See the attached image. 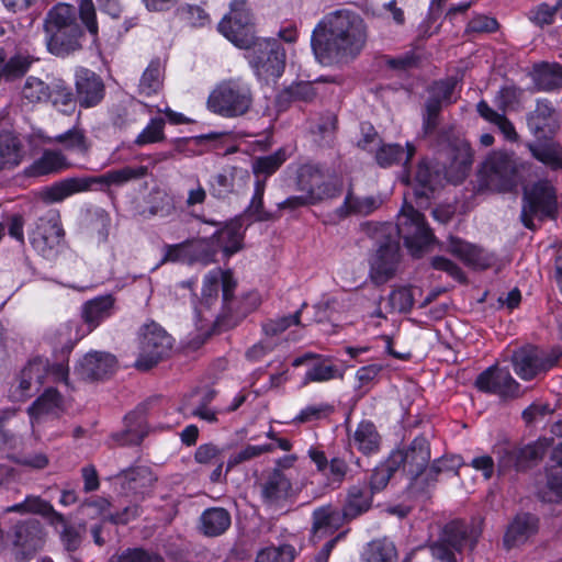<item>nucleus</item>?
<instances>
[{"mask_svg":"<svg viewBox=\"0 0 562 562\" xmlns=\"http://www.w3.org/2000/svg\"><path fill=\"white\" fill-rule=\"evenodd\" d=\"M539 528V519L529 513H521L515 516L508 525L504 536V544L510 549L525 543L531 536L536 535Z\"/></svg>","mask_w":562,"mask_h":562,"instance_id":"5701e85b","label":"nucleus"},{"mask_svg":"<svg viewBox=\"0 0 562 562\" xmlns=\"http://www.w3.org/2000/svg\"><path fill=\"white\" fill-rule=\"evenodd\" d=\"M456 88V81L452 79L445 81L435 82L429 89V95L438 99L445 104H450L454 102L453 92Z\"/></svg>","mask_w":562,"mask_h":562,"instance_id":"338daca9","label":"nucleus"},{"mask_svg":"<svg viewBox=\"0 0 562 562\" xmlns=\"http://www.w3.org/2000/svg\"><path fill=\"white\" fill-rule=\"evenodd\" d=\"M24 157V147L19 137L12 134H0V173L19 167Z\"/></svg>","mask_w":562,"mask_h":562,"instance_id":"473e14b6","label":"nucleus"},{"mask_svg":"<svg viewBox=\"0 0 562 562\" xmlns=\"http://www.w3.org/2000/svg\"><path fill=\"white\" fill-rule=\"evenodd\" d=\"M54 142L64 145L65 149L82 156L87 155L90 148V144L80 128L68 130L55 136Z\"/></svg>","mask_w":562,"mask_h":562,"instance_id":"3c124183","label":"nucleus"},{"mask_svg":"<svg viewBox=\"0 0 562 562\" xmlns=\"http://www.w3.org/2000/svg\"><path fill=\"white\" fill-rule=\"evenodd\" d=\"M554 115L555 109L550 100H537L535 111L527 119L529 130L539 138L550 136L557 127Z\"/></svg>","mask_w":562,"mask_h":562,"instance_id":"b1692460","label":"nucleus"},{"mask_svg":"<svg viewBox=\"0 0 562 562\" xmlns=\"http://www.w3.org/2000/svg\"><path fill=\"white\" fill-rule=\"evenodd\" d=\"M116 480L124 494L144 495L155 483L156 477L148 467H134L122 471Z\"/></svg>","mask_w":562,"mask_h":562,"instance_id":"bb28decb","label":"nucleus"},{"mask_svg":"<svg viewBox=\"0 0 562 562\" xmlns=\"http://www.w3.org/2000/svg\"><path fill=\"white\" fill-rule=\"evenodd\" d=\"M148 175L146 166H125L120 169L109 170L98 177H90L91 184L102 187H123L130 181L138 180Z\"/></svg>","mask_w":562,"mask_h":562,"instance_id":"7c9ffc66","label":"nucleus"},{"mask_svg":"<svg viewBox=\"0 0 562 562\" xmlns=\"http://www.w3.org/2000/svg\"><path fill=\"white\" fill-rule=\"evenodd\" d=\"M302 308L296 311L292 315L278 317L274 319H268L262 324V331L267 339L272 340L273 338L282 334L292 325H300Z\"/></svg>","mask_w":562,"mask_h":562,"instance_id":"6e6d98bb","label":"nucleus"},{"mask_svg":"<svg viewBox=\"0 0 562 562\" xmlns=\"http://www.w3.org/2000/svg\"><path fill=\"white\" fill-rule=\"evenodd\" d=\"M265 190V180H256L252 198L244 212V215L254 222H268L276 218V216L263 206Z\"/></svg>","mask_w":562,"mask_h":562,"instance_id":"09e8293b","label":"nucleus"},{"mask_svg":"<svg viewBox=\"0 0 562 562\" xmlns=\"http://www.w3.org/2000/svg\"><path fill=\"white\" fill-rule=\"evenodd\" d=\"M334 412V406L327 403L308 405L301 409L294 418L295 423H310L329 416Z\"/></svg>","mask_w":562,"mask_h":562,"instance_id":"bf43d9fd","label":"nucleus"},{"mask_svg":"<svg viewBox=\"0 0 562 562\" xmlns=\"http://www.w3.org/2000/svg\"><path fill=\"white\" fill-rule=\"evenodd\" d=\"M247 58L258 78L269 81L282 76L285 68V50L277 38L254 40Z\"/></svg>","mask_w":562,"mask_h":562,"instance_id":"423d86ee","label":"nucleus"},{"mask_svg":"<svg viewBox=\"0 0 562 562\" xmlns=\"http://www.w3.org/2000/svg\"><path fill=\"white\" fill-rule=\"evenodd\" d=\"M448 249L473 269H488L497 261L493 252L454 237L450 238Z\"/></svg>","mask_w":562,"mask_h":562,"instance_id":"aec40b11","label":"nucleus"},{"mask_svg":"<svg viewBox=\"0 0 562 562\" xmlns=\"http://www.w3.org/2000/svg\"><path fill=\"white\" fill-rule=\"evenodd\" d=\"M49 525L54 528L60 527L59 540L67 552L72 553L79 550L86 535L85 521L75 525L69 522L63 515V521H52Z\"/></svg>","mask_w":562,"mask_h":562,"instance_id":"a19ab883","label":"nucleus"},{"mask_svg":"<svg viewBox=\"0 0 562 562\" xmlns=\"http://www.w3.org/2000/svg\"><path fill=\"white\" fill-rule=\"evenodd\" d=\"M286 94L296 101H312L316 95L315 87L312 82L292 83L285 90Z\"/></svg>","mask_w":562,"mask_h":562,"instance_id":"774afa93","label":"nucleus"},{"mask_svg":"<svg viewBox=\"0 0 562 562\" xmlns=\"http://www.w3.org/2000/svg\"><path fill=\"white\" fill-rule=\"evenodd\" d=\"M521 222L525 227L536 229L535 220L542 221L553 212L555 195L552 184L540 180L526 188L522 198Z\"/></svg>","mask_w":562,"mask_h":562,"instance_id":"9d476101","label":"nucleus"},{"mask_svg":"<svg viewBox=\"0 0 562 562\" xmlns=\"http://www.w3.org/2000/svg\"><path fill=\"white\" fill-rule=\"evenodd\" d=\"M557 14V8H552L547 3H540L539 5L529 10L527 16L529 21L538 27H544L551 25L554 22Z\"/></svg>","mask_w":562,"mask_h":562,"instance_id":"052dcab7","label":"nucleus"},{"mask_svg":"<svg viewBox=\"0 0 562 562\" xmlns=\"http://www.w3.org/2000/svg\"><path fill=\"white\" fill-rule=\"evenodd\" d=\"M476 539L474 529L462 521H451L445 526L440 538L430 546V551L440 562H457L454 551H461L467 543L473 548Z\"/></svg>","mask_w":562,"mask_h":562,"instance_id":"f8f14e48","label":"nucleus"},{"mask_svg":"<svg viewBox=\"0 0 562 562\" xmlns=\"http://www.w3.org/2000/svg\"><path fill=\"white\" fill-rule=\"evenodd\" d=\"M119 562H165L162 557L142 548L127 549L117 557Z\"/></svg>","mask_w":562,"mask_h":562,"instance_id":"e2e57ef3","label":"nucleus"},{"mask_svg":"<svg viewBox=\"0 0 562 562\" xmlns=\"http://www.w3.org/2000/svg\"><path fill=\"white\" fill-rule=\"evenodd\" d=\"M363 562H398L395 544L386 539H376L367 544L361 554Z\"/></svg>","mask_w":562,"mask_h":562,"instance_id":"a18cd8bd","label":"nucleus"},{"mask_svg":"<svg viewBox=\"0 0 562 562\" xmlns=\"http://www.w3.org/2000/svg\"><path fill=\"white\" fill-rule=\"evenodd\" d=\"M258 487L262 503L272 508L282 507L294 495L291 475L279 470L265 471Z\"/></svg>","mask_w":562,"mask_h":562,"instance_id":"f3484780","label":"nucleus"},{"mask_svg":"<svg viewBox=\"0 0 562 562\" xmlns=\"http://www.w3.org/2000/svg\"><path fill=\"white\" fill-rule=\"evenodd\" d=\"M90 187L89 178H66L44 188L41 195L45 202L59 203L72 194L88 191Z\"/></svg>","mask_w":562,"mask_h":562,"instance_id":"c85d7f7f","label":"nucleus"},{"mask_svg":"<svg viewBox=\"0 0 562 562\" xmlns=\"http://www.w3.org/2000/svg\"><path fill=\"white\" fill-rule=\"evenodd\" d=\"M368 38V27L361 15L349 9L325 14L311 36L315 58L322 65L348 63L360 55Z\"/></svg>","mask_w":562,"mask_h":562,"instance_id":"f257e3e1","label":"nucleus"},{"mask_svg":"<svg viewBox=\"0 0 562 562\" xmlns=\"http://www.w3.org/2000/svg\"><path fill=\"white\" fill-rule=\"evenodd\" d=\"M351 442L363 454H373L380 449L381 437L372 422L362 420L357 426Z\"/></svg>","mask_w":562,"mask_h":562,"instance_id":"79ce46f5","label":"nucleus"},{"mask_svg":"<svg viewBox=\"0 0 562 562\" xmlns=\"http://www.w3.org/2000/svg\"><path fill=\"white\" fill-rule=\"evenodd\" d=\"M295 554V548L291 544L271 546L261 549L255 562H293Z\"/></svg>","mask_w":562,"mask_h":562,"instance_id":"5fc2aeb1","label":"nucleus"},{"mask_svg":"<svg viewBox=\"0 0 562 562\" xmlns=\"http://www.w3.org/2000/svg\"><path fill=\"white\" fill-rule=\"evenodd\" d=\"M389 305L392 312H409L414 305L413 289L409 286H401L393 290L389 296Z\"/></svg>","mask_w":562,"mask_h":562,"instance_id":"13d9d810","label":"nucleus"},{"mask_svg":"<svg viewBox=\"0 0 562 562\" xmlns=\"http://www.w3.org/2000/svg\"><path fill=\"white\" fill-rule=\"evenodd\" d=\"M561 357L560 348L544 350L533 346L524 347L513 356L514 370L522 380H532L555 367Z\"/></svg>","mask_w":562,"mask_h":562,"instance_id":"9b49d317","label":"nucleus"},{"mask_svg":"<svg viewBox=\"0 0 562 562\" xmlns=\"http://www.w3.org/2000/svg\"><path fill=\"white\" fill-rule=\"evenodd\" d=\"M13 544L19 548L15 559L25 562L43 546L41 522L34 518L18 522L13 528Z\"/></svg>","mask_w":562,"mask_h":562,"instance_id":"a211bd4d","label":"nucleus"},{"mask_svg":"<svg viewBox=\"0 0 562 562\" xmlns=\"http://www.w3.org/2000/svg\"><path fill=\"white\" fill-rule=\"evenodd\" d=\"M372 495L370 494L368 486L363 484H357L349 488L346 504L344 506V515L347 520H351L368 512L371 507Z\"/></svg>","mask_w":562,"mask_h":562,"instance_id":"ea45409f","label":"nucleus"},{"mask_svg":"<svg viewBox=\"0 0 562 562\" xmlns=\"http://www.w3.org/2000/svg\"><path fill=\"white\" fill-rule=\"evenodd\" d=\"M532 80L538 91L551 92L562 89V65L558 63L535 65Z\"/></svg>","mask_w":562,"mask_h":562,"instance_id":"f704fd0d","label":"nucleus"},{"mask_svg":"<svg viewBox=\"0 0 562 562\" xmlns=\"http://www.w3.org/2000/svg\"><path fill=\"white\" fill-rule=\"evenodd\" d=\"M172 345V337L159 324H145L139 331V351L135 367L139 370L153 368L169 355Z\"/></svg>","mask_w":562,"mask_h":562,"instance_id":"0eeeda50","label":"nucleus"},{"mask_svg":"<svg viewBox=\"0 0 562 562\" xmlns=\"http://www.w3.org/2000/svg\"><path fill=\"white\" fill-rule=\"evenodd\" d=\"M213 244L226 257H231L243 248L244 231L239 218L227 223L212 236Z\"/></svg>","mask_w":562,"mask_h":562,"instance_id":"c756f323","label":"nucleus"},{"mask_svg":"<svg viewBox=\"0 0 562 562\" xmlns=\"http://www.w3.org/2000/svg\"><path fill=\"white\" fill-rule=\"evenodd\" d=\"M416 148L412 143H406L405 147L400 144L379 145L375 151V160L381 167L392 165L406 166L415 155Z\"/></svg>","mask_w":562,"mask_h":562,"instance_id":"4c0bfd02","label":"nucleus"},{"mask_svg":"<svg viewBox=\"0 0 562 562\" xmlns=\"http://www.w3.org/2000/svg\"><path fill=\"white\" fill-rule=\"evenodd\" d=\"M217 29L239 48H249L254 43L251 18L244 0L232 1L231 12L224 15Z\"/></svg>","mask_w":562,"mask_h":562,"instance_id":"ddd939ff","label":"nucleus"},{"mask_svg":"<svg viewBox=\"0 0 562 562\" xmlns=\"http://www.w3.org/2000/svg\"><path fill=\"white\" fill-rule=\"evenodd\" d=\"M11 459L19 465L36 471L43 470L49 464V459L44 452L12 456Z\"/></svg>","mask_w":562,"mask_h":562,"instance_id":"0e129e2a","label":"nucleus"},{"mask_svg":"<svg viewBox=\"0 0 562 562\" xmlns=\"http://www.w3.org/2000/svg\"><path fill=\"white\" fill-rule=\"evenodd\" d=\"M296 187L314 204L337 198L342 192V181L340 179L327 177L322 168L312 164H305L297 169Z\"/></svg>","mask_w":562,"mask_h":562,"instance_id":"6e6552de","label":"nucleus"},{"mask_svg":"<svg viewBox=\"0 0 562 562\" xmlns=\"http://www.w3.org/2000/svg\"><path fill=\"white\" fill-rule=\"evenodd\" d=\"M307 360H313L304 376V384L310 382H327L334 379H342V371L329 360L319 359L315 355L307 353L293 360V367H300Z\"/></svg>","mask_w":562,"mask_h":562,"instance_id":"a878e982","label":"nucleus"},{"mask_svg":"<svg viewBox=\"0 0 562 562\" xmlns=\"http://www.w3.org/2000/svg\"><path fill=\"white\" fill-rule=\"evenodd\" d=\"M8 513L36 514L52 521H63V514L55 510L53 505L40 496L29 495L21 503L14 504L5 509Z\"/></svg>","mask_w":562,"mask_h":562,"instance_id":"c9c22d12","label":"nucleus"},{"mask_svg":"<svg viewBox=\"0 0 562 562\" xmlns=\"http://www.w3.org/2000/svg\"><path fill=\"white\" fill-rule=\"evenodd\" d=\"M61 396L55 389H47L30 407L31 416L40 417L41 415L53 413L61 405Z\"/></svg>","mask_w":562,"mask_h":562,"instance_id":"864d4df0","label":"nucleus"},{"mask_svg":"<svg viewBox=\"0 0 562 562\" xmlns=\"http://www.w3.org/2000/svg\"><path fill=\"white\" fill-rule=\"evenodd\" d=\"M314 537L323 538L333 533L347 520L344 510L340 512L331 506L321 507L313 513Z\"/></svg>","mask_w":562,"mask_h":562,"instance_id":"72a5a7b5","label":"nucleus"},{"mask_svg":"<svg viewBox=\"0 0 562 562\" xmlns=\"http://www.w3.org/2000/svg\"><path fill=\"white\" fill-rule=\"evenodd\" d=\"M288 159L286 150L279 148L271 155L257 157L251 162V170L256 180H265L271 177Z\"/></svg>","mask_w":562,"mask_h":562,"instance_id":"de8ad7c7","label":"nucleus"},{"mask_svg":"<svg viewBox=\"0 0 562 562\" xmlns=\"http://www.w3.org/2000/svg\"><path fill=\"white\" fill-rule=\"evenodd\" d=\"M446 180L441 169L431 166L428 161H422L416 170L415 181L417 187L415 194L419 198H428Z\"/></svg>","mask_w":562,"mask_h":562,"instance_id":"e433bc0d","label":"nucleus"},{"mask_svg":"<svg viewBox=\"0 0 562 562\" xmlns=\"http://www.w3.org/2000/svg\"><path fill=\"white\" fill-rule=\"evenodd\" d=\"M76 88L79 103L85 108L97 105L104 97V86L101 78L86 68L77 70Z\"/></svg>","mask_w":562,"mask_h":562,"instance_id":"4be33fe9","label":"nucleus"},{"mask_svg":"<svg viewBox=\"0 0 562 562\" xmlns=\"http://www.w3.org/2000/svg\"><path fill=\"white\" fill-rule=\"evenodd\" d=\"M114 304L115 300L110 294L94 297L83 304L81 316L89 331L113 315Z\"/></svg>","mask_w":562,"mask_h":562,"instance_id":"cd10ccee","label":"nucleus"},{"mask_svg":"<svg viewBox=\"0 0 562 562\" xmlns=\"http://www.w3.org/2000/svg\"><path fill=\"white\" fill-rule=\"evenodd\" d=\"M53 97V88L44 80L30 76L21 88V101L25 105L34 106L48 102Z\"/></svg>","mask_w":562,"mask_h":562,"instance_id":"37998d69","label":"nucleus"},{"mask_svg":"<svg viewBox=\"0 0 562 562\" xmlns=\"http://www.w3.org/2000/svg\"><path fill=\"white\" fill-rule=\"evenodd\" d=\"M397 233L414 257H419L435 241V237L422 213L413 206L402 210L397 221Z\"/></svg>","mask_w":562,"mask_h":562,"instance_id":"1a4fd4ad","label":"nucleus"},{"mask_svg":"<svg viewBox=\"0 0 562 562\" xmlns=\"http://www.w3.org/2000/svg\"><path fill=\"white\" fill-rule=\"evenodd\" d=\"M472 156V149L464 140L454 142L440 153L438 165L441 166L446 180L453 184L461 183L469 175Z\"/></svg>","mask_w":562,"mask_h":562,"instance_id":"4468645a","label":"nucleus"},{"mask_svg":"<svg viewBox=\"0 0 562 562\" xmlns=\"http://www.w3.org/2000/svg\"><path fill=\"white\" fill-rule=\"evenodd\" d=\"M441 101L435 99L432 97H428L426 105H425V114H424V131L426 134L431 133L438 125V116L442 109Z\"/></svg>","mask_w":562,"mask_h":562,"instance_id":"680f3d73","label":"nucleus"},{"mask_svg":"<svg viewBox=\"0 0 562 562\" xmlns=\"http://www.w3.org/2000/svg\"><path fill=\"white\" fill-rule=\"evenodd\" d=\"M400 262V246L396 241L381 245L370 259V278L375 284L392 279Z\"/></svg>","mask_w":562,"mask_h":562,"instance_id":"6ab92c4d","label":"nucleus"},{"mask_svg":"<svg viewBox=\"0 0 562 562\" xmlns=\"http://www.w3.org/2000/svg\"><path fill=\"white\" fill-rule=\"evenodd\" d=\"M162 88V66L159 60H153L143 72L138 92L142 95L150 97L157 94Z\"/></svg>","mask_w":562,"mask_h":562,"instance_id":"8fccbe9b","label":"nucleus"},{"mask_svg":"<svg viewBox=\"0 0 562 562\" xmlns=\"http://www.w3.org/2000/svg\"><path fill=\"white\" fill-rule=\"evenodd\" d=\"M254 97L250 85L241 78L221 81L207 99V108L213 113L226 119L246 114L252 105Z\"/></svg>","mask_w":562,"mask_h":562,"instance_id":"20e7f679","label":"nucleus"},{"mask_svg":"<svg viewBox=\"0 0 562 562\" xmlns=\"http://www.w3.org/2000/svg\"><path fill=\"white\" fill-rule=\"evenodd\" d=\"M48 369V361L43 358H36L27 363L21 371L19 384L13 391L12 396L23 401L30 396L33 386H40L45 381V372Z\"/></svg>","mask_w":562,"mask_h":562,"instance_id":"393cba45","label":"nucleus"},{"mask_svg":"<svg viewBox=\"0 0 562 562\" xmlns=\"http://www.w3.org/2000/svg\"><path fill=\"white\" fill-rule=\"evenodd\" d=\"M380 206V201L374 196H357L348 191L344 203L337 209L339 217L349 215H369Z\"/></svg>","mask_w":562,"mask_h":562,"instance_id":"c03bdc74","label":"nucleus"},{"mask_svg":"<svg viewBox=\"0 0 562 562\" xmlns=\"http://www.w3.org/2000/svg\"><path fill=\"white\" fill-rule=\"evenodd\" d=\"M70 164L61 151L46 149L29 168L27 175L37 177L56 173L69 168Z\"/></svg>","mask_w":562,"mask_h":562,"instance_id":"58836bf2","label":"nucleus"},{"mask_svg":"<svg viewBox=\"0 0 562 562\" xmlns=\"http://www.w3.org/2000/svg\"><path fill=\"white\" fill-rule=\"evenodd\" d=\"M232 524V517L223 507H211L205 509L199 519V530L206 537L223 535Z\"/></svg>","mask_w":562,"mask_h":562,"instance_id":"2f4dec72","label":"nucleus"},{"mask_svg":"<svg viewBox=\"0 0 562 562\" xmlns=\"http://www.w3.org/2000/svg\"><path fill=\"white\" fill-rule=\"evenodd\" d=\"M527 164L514 153L495 150L482 162L479 171L481 187L493 192H510L519 183Z\"/></svg>","mask_w":562,"mask_h":562,"instance_id":"7ed1b4c3","label":"nucleus"},{"mask_svg":"<svg viewBox=\"0 0 562 562\" xmlns=\"http://www.w3.org/2000/svg\"><path fill=\"white\" fill-rule=\"evenodd\" d=\"M79 19L95 42L99 30L92 0H81L78 10L74 5L58 3L47 12L44 20L45 42L53 55L64 57L82 47L85 32Z\"/></svg>","mask_w":562,"mask_h":562,"instance_id":"f03ea898","label":"nucleus"},{"mask_svg":"<svg viewBox=\"0 0 562 562\" xmlns=\"http://www.w3.org/2000/svg\"><path fill=\"white\" fill-rule=\"evenodd\" d=\"M165 125L166 122L162 117L151 119L143 131L135 137L134 144L137 147H143L165 140Z\"/></svg>","mask_w":562,"mask_h":562,"instance_id":"603ef678","label":"nucleus"},{"mask_svg":"<svg viewBox=\"0 0 562 562\" xmlns=\"http://www.w3.org/2000/svg\"><path fill=\"white\" fill-rule=\"evenodd\" d=\"M146 436L144 420L139 413L133 412L125 417V429L113 435V439L122 446L139 445Z\"/></svg>","mask_w":562,"mask_h":562,"instance_id":"49530a36","label":"nucleus"},{"mask_svg":"<svg viewBox=\"0 0 562 562\" xmlns=\"http://www.w3.org/2000/svg\"><path fill=\"white\" fill-rule=\"evenodd\" d=\"M397 470L396 465L391 462V457L384 463L378 465L370 477V486H368L370 494L373 496L374 493L385 488Z\"/></svg>","mask_w":562,"mask_h":562,"instance_id":"4d7b16f0","label":"nucleus"},{"mask_svg":"<svg viewBox=\"0 0 562 562\" xmlns=\"http://www.w3.org/2000/svg\"><path fill=\"white\" fill-rule=\"evenodd\" d=\"M475 386L502 400H514L521 395L520 384L507 369L498 366H492L481 372L475 380Z\"/></svg>","mask_w":562,"mask_h":562,"instance_id":"dca6fc26","label":"nucleus"},{"mask_svg":"<svg viewBox=\"0 0 562 562\" xmlns=\"http://www.w3.org/2000/svg\"><path fill=\"white\" fill-rule=\"evenodd\" d=\"M134 113L135 110L133 103L128 106L117 105L111 112V122L113 126L120 130H125L135 123L136 119Z\"/></svg>","mask_w":562,"mask_h":562,"instance_id":"69168bd1","label":"nucleus"},{"mask_svg":"<svg viewBox=\"0 0 562 562\" xmlns=\"http://www.w3.org/2000/svg\"><path fill=\"white\" fill-rule=\"evenodd\" d=\"M390 457L393 465L402 469L411 480H416L429 463V442L425 437H416L406 449L393 451Z\"/></svg>","mask_w":562,"mask_h":562,"instance_id":"2eb2a0df","label":"nucleus"},{"mask_svg":"<svg viewBox=\"0 0 562 562\" xmlns=\"http://www.w3.org/2000/svg\"><path fill=\"white\" fill-rule=\"evenodd\" d=\"M116 368L113 355L103 351L87 353L77 367V372L85 380H100L112 374Z\"/></svg>","mask_w":562,"mask_h":562,"instance_id":"412c9836","label":"nucleus"},{"mask_svg":"<svg viewBox=\"0 0 562 562\" xmlns=\"http://www.w3.org/2000/svg\"><path fill=\"white\" fill-rule=\"evenodd\" d=\"M65 231L57 210H48L34 223L29 233L32 247L44 258L54 260L64 246Z\"/></svg>","mask_w":562,"mask_h":562,"instance_id":"39448f33","label":"nucleus"}]
</instances>
